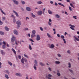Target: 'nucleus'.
<instances>
[{
	"mask_svg": "<svg viewBox=\"0 0 79 79\" xmlns=\"http://www.w3.org/2000/svg\"><path fill=\"white\" fill-rule=\"evenodd\" d=\"M36 33V31L35 30H33L32 31V33L33 34H35Z\"/></svg>",
	"mask_w": 79,
	"mask_h": 79,
	"instance_id": "6ab92c4d",
	"label": "nucleus"
},
{
	"mask_svg": "<svg viewBox=\"0 0 79 79\" xmlns=\"http://www.w3.org/2000/svg\"><path fill=\"white\" fill-rule=\"evenodd\" d=\"M24 31H29V28H25L24 29Z\"/></svg>",
	"mask_w": 79,
	"mask_h": 79,
	"instance_id": "4c0bfd02",
	"label": "nucleus"
},
{
	"mask_svg": "<svg viewBox=\"0 0 79 79\" xmlns=\"http://www.w3.org/2000/svg\"><path fill=\"white\" fill-rule=\"evenodd\" d=\"M27 59L26 58H22L21 60V62L23 64H24V63H26V62H27Z\"/></svg>",
	"mask_w": 79,
	"mask_h": 79,
	"instance_id": "f257e3e1",
	"label": "nucleus"
},
{
	"mask_svg": "<svg viewBox=\"0 0 79 79\" xmlns=\"http://www.w3.org/2000/svg\"><path fill=\"white\" fill-rule=\"evenodd\" d=\"M48 77H51L52 75H50V74H49V75H48Z\"/></svg>",
	"mask_w": 79,
	"mask_h": 79,
	"instance_id": "69168bd1",
	"label": "nucleus"
},
{
	"mask_svg": "<svg viewBox=\"0 0 79 79\" xmlns=\"http://www.w3.org/2000/svg\"><path fill=\"white\" fill-rule=\"evenodd\" d=\"M67 52L69 54H70V51L69 50H68V51H67Z\"/></svg>",
	"mask_w": 79,
	"mask_h": 79,
	"instance_id": "13d9d810",
	"label": "nucleus"
},
{
	"mask_svg": "<svg viewBox=\"0 0 79 79\" xmlns=\"http://www.w3.org/2000/svg\"><path fill=\"white\" fill-rule=\"evenodd\" d=\"M40 30L43 31V28L41 27H40Z\"/></svg>",
	"mask_w": 79,
	"mask_h": 79,
	"instance_id": "3c124183",
	"label": "nucleus"
},
{
	"mask_svg": "<svg viewBox=\"0 0 79 79\" xmlns=\"http://www.w3.org/2000/svg\"><path fill=\"white\" fill-rule=\"evenodd\" d=\"M48 12L49 14H52V13L51 11H50V10H48Z\"/></svg>",
	"mask_w": 79,
	"mask_h": 79,
	"instance_id": "473e14b6",
	"label": "nucleus"
},
{
	"mask_svg": "<svg viewBox=\"0 0 79 79\" xmlns=\"http://www.w3.org/2000/svg\"><path fill=\"white\" fill-rule=\"evenodd\" d=\"M42 11H40V15H42Z\"/></svg>",
	"mask_w": 79,
	"mask_h": 79,
	"instance_id": "680f3d73",
	"label": "nucleus"
},
{
	"mask_svg": "<svg viewBox=\"0 0 79 79\" xmlns=\"http://www.w3.org/2000/svg\"><path fill=\"white\" fill-rule=\"evenodd\" d=\"M0 52L2 55L4 56L5 55V52H4V51H3V50H1Z\"/></svg>",
	"mask_w": 79,
	"mask_h": 79,
	"instance_id": "dca6fc26",
	"label": "nucleus"
},
{
	"mask_svg": "<svg viewBox=\"0 0 79 79\" xmlns=\"http://www.w3.org/2000/svg\"><path fill=\"white\" fill-rule=\"evenodd\" d=\"M12 2L15 5H19V1L16 0H12Z\"/></svg>",
	"mask_w": 79,
	"mask_h": 79,
	"instance_id": "f03ea898",
	"label": "nucleus"
},
{
	"mask_svg": "<svg viewBox=\"0 0 79 79\" xmlns=\"http://www.w3.org/2000/svg\"><path fill=\"white\" fill-rule=\"evenodd\" d=\"M50 3L51 4H53V2L52 1H50Z\"/></svg>",
	"mask_w": 79,
	"mask_h": 79,
	"instance_id": "338daca9",
	"label": "nucleus"
},
{
	"mask_svg": "<svg viewBox=\"0 0 79 79\" xmlns=\"http://www.w3.org/2000/svg\"><path fill=\"white\" fill-rule=\"evenodd\" d=\"M29 19V18L28 17H26V20H27V19Z\"/></svg>",
	"mask_w": 79,
	"mask_h": 79,
	"instance_id": "4d7b16f0",
	"label": "nucleus"
},
{
	"mask_svg": "<svg viewBox=\"0 0 79 79\" xmlns=\"http://www.w3.org/2000/svg\"><path fill=\"white\" fill-rule=\"evenodd\" d=\"M15 75L17 76H19V77H22V74H21L20 73H16Z\"/></svg>",
	"mask_w": 79,
	"mask_h": 79,
	"instance_id": "0eeeda50",
	"label": "nucleus"
},
{
	"mask_svg": "<svg viewBox=\"0 0 79 79\" xmlns=\"http://www.w3.org/2000/svg\"><path fill=\"white\" fill-rule=\"evenodd\" d=\"M36 35L35 34H32L31 35V38H33V37H36Z\"/></svg>",
	"mask_w": 79,
	"mask_h": 79,
	"instance_id": "aec40b11",
	"label": "nucleus"
},
{
	"mask_svg": "<svg viewBox=\"0 0 79 79\" xmlns=\"http://www.w3.org/2000/svg\"><path fill=\"white\" fill-rule=\"evenodd\" d=\"M12 65L15 68H16V64H12Z\"/></svg>",
	"mask_w": 79,
	"mask_h": 79,
	"instance_id": "8fccbe9b",
	"label": "nucleus"
},
{
	"mask_svg": "<svg viewBox=\"0 0 79 79\" xmlns=\"http://www.w3.org/2000/svg\"><path fill=\"white\" fill-rule=\"evenodd\" d=\"M58 4H59V5H60L61 6H62L63 7H64L65 6L63 5V4H61V3H58Z\"/></svg>",
	"mask_w": 79,
	"mask_h": 79,
	"instance_id": "2f4dec72",
	"label": "nucleus"
},
{
	"mask_svg": "<svg viewBox=\"0 0 79 79\" xmlns=\"http://www.w3.org/2000/svg\"><path fill=\"white\" fill-rule=\"evenodd\" d=\"M69 9L70 11H72V9L71 7L69 6Z\"/></svg>",
	"mask_w": 79,
	"mask_h": 79,
	"instance_id": "c03bdc74",
	"label": "nucleus"
},
{
	"mask_svg": "<svg viewBox=\"0 0 79 79\" xmlns=\"http://www.w3.org/2000/svg\"><path fill=\"white\" fill-rule=\"evenodd\" d=\"M38 15H40V11H39L37 12Z\"/></svg>",
	"mask_w": 79,
	"mask_h": 79,
	"instance_id": "5fc2aeb1",
	"label": "nucleus"
},
{
	"mask_svg": "<svg viewBox=\"0 0 79 79\" xmlns=\"http://www.w3.org/2000/svg\"><path fill=\"white\" fill-rule=\"evenodd\" d=\"M21 10H22V11H24V9H23V8H21Z\"/></svg>",
	"mask_w": 79,
	"mask_h": 79,
	"instance_id": "774afa93",
	"label": "nucleus"
},
{
	"mask_svg": "<svg viewBox=\"0 0 79 79\" xmlns=\"http://www.w3.org/2000/svg\"><path fill=\"white\" fill-rule=\"evenodd\" d=\"M35 66H34L33 67V68H34V69H35V70H36V69H37V67H36Z\"/></svg>",
	"mask_w": 79,
	"mask_h": 79,
	"instance_id": "79ce46f5",
	"label": "nucleus"
},
{
	"mask_svg": "<svg viewBox=\"0 0 79 79\" xmlns=\"http://www.w3.org/2000/svg\"><path fill=\"white\" fill-rule=\"evenodd\" d=\"M1 65H2V63L0 62V68H2V66H1Z\"/></svg>",
	"mask_w": 79,
	"mask_h": 79,
	"instance_id": "e2e57ef3",
	"label": "nucleus"
},
{
	"mask_svg": "<svg viewBox=\"0 0 79 79\" xmlns=\"http://www.w3.org/2000/svg\"><path fill=\"white\" fill-rule=\"evenodd\" d=\"M0 34L2 35H4V32L0 31Z\"/></svg>",
	"mask_w": 79,
	"mask_h": 79,
	"instance_id": "b1692460",
	"label": "nucleus"
},
{
	"mask_svg": "<svg viewBox=\"0 0 79 79\" xmlns=\"http://www.w3.org/2000/svg\"><path fill=\"white\" fill-rule=\"evenodd\" d=\"M0 11H1V13H2V14H3V15H6V14L3 11V10L2 9V8L0 9Z\"/></svg>",
	"mask_w": 79,
	"mask_h": 79,
	"instance_id": "f3484780",
	"label": "nucleus"
},
{
	"mask_svg": "<svg viewBox=\"0 0 79 79\" xmlns=\"http://www.w3.org/2000/svg\"><path fill=\"white\" fill-rule=\"evenodd\" d=\"M29 40H30V41H31V42H34V40H32V39H30Z\"/></svg>",
	"mask_w": 79,
	"mask_h": 79,
	"instance_id": "a18cd8bd",
	"label": "nucleus"
},
{
	"mask_svg": "<svg viewBox=\"0 0 79 79\" xmlns=\"http://www.w3.org/2000/svg\"><path fill=\"white\" fill-rule=\"evenodd\" d=\"M55 16L57 18H59L60 17V15L58 14L56 15Z\"/></svg>",
	"mask_w": 79,
	"mask_h": 79,
	"instance_id": "c85d7f7f",
	"label": "nucleus"
},
{
	"mask_svg": "<svg viewBox=\"0 0 79 79\" xmlns=\"http://www.w3.org/2000/svg\"><path fill=\"white\" fill-rule=\"evenodd\" d=\"M7 63L9 66H11L13 65V63H11V62H10V61L8 60Z\"/></svg>",
	"mask_w": 79,
	"mask_h": 79,
	"instance_id": "ddd939ff",
	"label": "nucleus"
},
{
	"mask_svg": "<svg viewBox=\"0 0 79 79\" xmlns=\"http://www.w3.org/2000/svg\"><path fill=\"white\" fill-rule=\"evenodd\" d=\"M2 48L5 49L6 48V46L5 45H3L2 47Z\"/></svg>",
	"mask_w": 79,
	"mask_h": 79,
	"instance_id": "58836bf2",
	"label": "nucleus"
},
{
	"mask_svg": "<svg viewBox=\"0 0 79 79\" xmlns=\"http://www.w3.org/2000/svg\"><path fill=\"white\" fill-rule=\"evenodd\" d=\"M4 76L5 78H6V79H9V77L8 76V75L7 74H4Z\"/></svg>",
	"mask_w": 79,
	"mask_h": 79,
	"instance_id": "a211bd4d",
	"label": "nucleus"
},
{
	"mask_svg": "<svg viewBox=\"0 0 79 79\" xmlns=\"http://www.w3.org/2000/svg\"><path fill=\"white\" fill-rule=\"evenodd\" d=\"M55 63L56 64H60V62L59 61H56L55 62Z\"/></svg>",
	"mask_w": 79,
	"mask_h": 79,
	"instance_id": "ea45409f",
	"label": "nucleus"
},
{
	"mask_svg": "<svg viewBox=\"0 0 79 79\" xmlns=\"http://www.w3.org/2000/svg\"><path fill=\"white\" fill-rule=\"evenodd\" d=\"M0 24L1 25H2V24H3V22H2L0 20Z\"/></svg>",
	"mask_w": 79,
	"mask_h": 79,
	"instance_id": "49530a36",
	"label": "nucleus"
},
{
	"mask_svg": "<svg viewBox=\"0 0 79 79\" xmlns=\"http://www.w3.org/2000/svg\"><path fill=\"white\" fill-rule=\"evenodd\" d=\"M14 34H15V35H18L19 34L18 31H17L16 30H14Z\"/></svg>",
	"mask_w": 79,
	"mask_h": 79,
	"instance_id": "20e7f679",
	"label": "nucleus"
},
{
	"mask_svg": "<svg viewBox=\"0 0 79 79\" xmlns=\"http://www.w3.org/2000/svg\"><path fill=\"white\" fill-rule=\"evenodd\" d=\"M24 56L28 59H29V56L26 54H24Z\"/></svg>",
	"mask_w": 79,
	"mask_h": 79,
	"instance_id": "cd10ccee",
	"label": "nucleus"
},
{
	"mask_svg": "<svg viewBox=\"0 0 79 79\" xmlns=\"http://www.w3.org/2000/svg\"><path fill=\"white\" fill-rule=\"evenodd\" d=\"M73 17L75 19H77L76 16H73Z\"/></svg>",
	"mask_w": 79,
	"mask_h": 79,
	"instance_id": "864d4df0",
	"label": "nucleus"
},
{
	"mask_svg": "<svg viewBox=\"0 0 79 79\" xmlns=\"http://www.w3.org/2000/svg\"><path fill=\"white\" fill-rule=\"evenodd\" d=\"M69 71L72 73H73V71L72 70H70V69H69Z\"/></svg>",
	"mask_w": 79,
	"mask_h": 79,
	"instance_id": "0e129e2a",
	"label": "nucleus"
},
{
	"mask_svg": "<svg viewBox=\"0 0 79 79\" xmlns=\"http://www.w3.org/2000/svg\"><path fill=\"white\" fill-rule=\"evenodd\" d=\"M47 35L48 37V38H52V37L50 35L49 33H47Z\"/></svg>",
	"mask_w": 79,
	"mask_h": 79,
	"instance_id": "4be33fe9",
	"label": "nucleus"
},
{
	"mask_svg": "<svg viewBox=\"0 0 79 79\" xmlns=\"http://www.w3.org/2000/svg\"><path fill=\"white\" fill-rule=\"evenodd\" d=\"M74 37L75 38L76 40L77 41H79V39L76 37L75 36H74Z\"/></svg>",
	"mask_w": 79,
	"mask_h": 79,
	"instance_id": "bb28decb",
	"label": "nucleus"
},
{
	"mask_svg": "<svg viewBox=\"0 0 79 79\" xmlns=\"http://www.w3.org/2000/svg\"><path fill=\"white\" fill-rule=\"evenodd\" d=\"M4 73H6V74H9L10 73V71L8 70H5L4 71H3Z\"/></svg>",
	"mask_w": 79,
	"mask_h": 79,
	"instance_id": "6e6552de",
	"label": "nucleus"
},
{
	"mask_svg": "<svg viewBox=\"0 0 79 79\" xmlns=\"http://www.w3.org/2000/svg\"><path fill=\"white\" fill-rule=\"evenodd\" d=\"M26 10L28 11H31V9L29 7H26Z\"/></svg>",
	"mask_w": 79,
	"mask_h": 79,
	"instance_id": "9b49d317",
	"label": "nucleus"
},
{
	"mask_svg": "<svg viewBox=\"0 0 79 79\" xmlns=\"http://www.w3.org/2000/svg\"><path fill=\"white\" fill-rule=\"evenodd\" d=\"M40 40V36L38 35H36V40L39 41Z\"/></svg>",
	"mask_w": 79,
	"mask_h": 79,
	"instance_id": "4468645a",
	"label": "nucleus"
},
{
	"mask_svg": "<svg viewBox=\"0 0 79 79\" xmlns=\"http://www.w3.org/2000/svg\"><path fill=\"white\" fill-rule=\"evenodd\" d=\"M13 22L14 23H16V19L15 18H14L13 19Z\"/></svg>",
	"mask_w": 79,
	"mask_h": 79,
	"instance_id": "e433bc0d",
	"label": "nucleus"
},
{
	"mask_svg": "<svg viewBox=\"0 0 79 79\" xmlns=\"http://www.w3.org/2000/svg\"><path fill=\"white\" fill-rule=\"evenodd\" d=\"M2 44H3V45H6V43L5 41H3L2 42Z\"/></svg>",
	"mask_w": 79,
	"mask_h": 79,
	"instance_id": "09e8293b",
	"label": "nucleus"
},
{
	"mask_svg": "<svg viewBox=\"0 0 79 79\" xmlns=\"http://www.w3.org/2000/svg\"><path fill=\"white\" fill-rule=\"evenodd\" d=\"M69 26H70L71 27H70V28L73 31H75V29L73 28L75 27V26L74 25H72L71 24H69Z\"/></svg>",
	"mask_w": 79,
	"mask_h": 79,
	"instance_id": "39448f33",
	"label": "nucleus"
},
{
	"mask_svg": "<svg viewBox=\"0 0 79 79\" xmlns=\"http://www.w3.org/2000/svg\"><path fill=\"white\" fill-rule=\"evenodd\" d=\"M31 15L33 18H36V16L35 15H34V14H33V13H31Z\"/></svg>",
	"mask_w": 79,
	"mask_h": 79,
	"instance_id": "393cba45",
	"label": "nucleus"
},
{
	"mask_svg": "<svg viewBox=\"0 0 79 79\" xmlns=\"http://www.w3.org/2000/svg\"><path fill=\"white\" fill-rule=\"evenodd\" d=\"M15 39H16V37H15L14 35H12L11 38V42H14L15 41Z\"/></svg>",
	"mask_w": 79,
	"mask_h": 79,
	"instance_id": "7ed1b4c3",
	"label": "nucleus"
},
{
	"mask_svg": "<svg viewBox=\"0 0 79 79\" xmlns=\"http://www.w3.org/2000/svg\"><path fill=\"white\" fill-rule=\"evenodd\" d=\"M13 13H15V14L17 17H19V15H18V13H17V12H16V11L15 10H13Z\"/></svg>",
	"mask_w": 79,
	"mask_h": 79,
	"instance_id": "f8f14e48",
	"label": "nucleus"
},
{
	"mask_svg": "<svg viewBox=\"0 0 79 79\" xmlns=\"http://www.w3.org/2000/svg\"><path fill=\"white\" fill-rule=\"evenodd\" d=\"M29 48L30 49V50H32V47H31V45H29Z\"/></svg>",
	"mask_w": 79,
	"mask_h": 79,
	"instance_id": "f704fd0d",
	"label": "nucleus"
},
{
	"mask_svg": "<svg viewBox=\"0 0 79 79\" xmlns=\"http://www.w3.org/2000/svg\"><path fill=\"white\" fill-rule=\"evenodd\" d=\"M6 19V18L5 17H2V21H5Z\"/></svg>",
	"mask_w": 79,
	"mask_h": 79,
	"instance_id": "c756f323",
	"label": "nucleus"
},
{
	"mask_svg": "<svg viewBox=\"0 0 79 79\" xmlns=\"http://www.w3.org/2000/svg\"><path fill=\"white\" fill-rule=\"evenodd\" d=\"M49 47L51 49H53L54 48V45L53 44H52L51 45L49 44Z\"/></svg>",
	"mask_w": 79,
	"mask_h": 79,
	"instance_id": "423d86ee",
	"label": "nucleus"
},
{
	"mask_svg": "<svg viewBox=\"0 0 79 79\" xmlns=\"http://www.w3.org/2000/svg\"><path fill=\"white\" fill-rule=\"evenodd\" d=\"M45 9L44 8L43 10V13L44 15V14H45Z\"/></svg>",
	"mask_w": 79,
	"mask_h": 79,
	"instance_id": "c9c22d12",
	"label": "nucleus"
},
{
	"mask_svg": "<svg viewBox=\"0 0 79 79\" xmlns=\"http://www.w3.org/2000/svg\"><path fill=\"white\" fill-rule=\"evenodd\" d=\"M20 25H18L17 26V29H19V27H20Z\"/></svg>",
	"mask_w": 79,
	"mask_h": 79,
	"instance_id": "de8ad7c7",
	"label": "nucleus"
},
{
	"mask_svg": "<svg viewBox=\"0 0 79 79\" xmlns=\"http://www.w3.org/2000/svg\"><path fill=\"white\" fill-rule=\"evenodd\" d=\"M10 17H11V18H15V16L13 15V14H11L10 15Z\"/></svg>",
	"mask_w": 79,
	"mask_h": 79,
	"instance_id": "7c9ffc66",
	"label": "nucleus"
},
{
	"mask_svg": "<svg viewBox=\"0 0 79 79\" xmlns=\"http://www.w3.org/2000/svg\"><path fill=\"white\" fill-rule=\"evenodd\" d=\"M57 36L58 38H60V35H59V34H57Z\"/></svg>",
	"mask_w": 79,
	"mask_h": 79,
	"instance_id": "6e6d98bb",
	"label": "nucleus"
},
{
	"mask_svg": "<svg viewBox=\"0 0 79 79\" xmlns=\"http://www.w3.org/2000/svg\"><path fill=\"white\" fill-rule=\"evenodd\" d=\"M69 68H70L71 67V65L70 64V63H69Z\"/></svg>",
	"mask_w": 79,
	"mask_h": 79,
	"instance_id": "37998d69",
	"label": "nucleus"
},
{
	"mask_svg": "<svg viewBox=\"0 0 79 79\" xmlns=\"http://www.w3.org/2000/svg\"><path fill=\"white\" fill-rule=\"evenodd\" d=\"M5 29L6 31H9V28H8L7 27H5Z\"/></svg>",
	"mask_w": 79,
	"mask_h": 79,
	"instance_id": "5701e85b",
	"label": "nucleus"
},
{
	"mask_svg": "<svg viewBox=\"0 0 79 79\" xmlns=\"http://www.w3.org/2000/svg\"><path fill=\"white\" fill-rule=\"evenodd\" d=\"M60 37L61 39H63V41H64V43L65 44H66V41H65V39H64V36L63 35H61L60 36Z\"/></svg>",
	"mask_w": 79,
	"mask_h": 79,
	"instance_id": "1a4fd4ad",
	"label": "nucleus"
},
{
	"mask_svg": "<svg viewBox=\"0 0 79 79\" xmlns=\"http://www.w3.org/2000/svg\"><path fill=\"white\" fill-rule=\"evenodd\" d=\"M18 57L19 58V59H21V56L20 55L18 56Z\"/></svg>",
	"mask_w": 79,
	"mask_h": 79,
	"instance_id": "603ef678",
	"label": "nucleus"
},
{
	"mask_svg": "<svg viewBox=\"0 0 79 79\" xmlns=\"http://www.w3.org/2000/svg\"><path fill=\"white\" fill-rule=\"evenodd\" d=\"M35 64H34V66H38V62H37V61L36 60H35L34 62Z\"/></svg>",
	"mask_w": 79,
	"mask_h": 79,
	"instance_id": "2eb2a0df",
	"label": "nucleus"
},
{
	"mask_svg": "<svg viewBox=\"0 0 79 79\" xmlns=\"http://www.w3.org/2000/svg\"><path fill=\"white\" fill-rule=\"evenodd\" d=\"M57 55H58V56L59 57H61V55H60V54H57Z\"/></svg>",
	"mask_w": 79,
	"mask_h": 79,
	"instance_id": "bf43d9fd",
	"label": "nucleus"
},
{
	"mask_svg": "<svg viewBox=\"0 0 79 79\" xmlns=\"http://www.w3.org/2000/svg\"><path fill=\"white\" fill-rule=\"evenodd\" d=\"M40 64L42 66H45V64H43V63L42 62H40Z\"/></svg>",
	"mask_w": 79,
	"mask_h": 79,
	"instance_id": "72a5a7b5",
	"label": "nucleus"
},
{
	"mask_svg": "<svg viewBox=\"0 0 79 79\" xmlns=\"http://www.w3.org/2000/svg\"><path fill=\"white\" fill-rule=\"evenodd\" d=\"M70 6H71L72 7H73V8H74V7L73 6V5L72 4V3H70Z\"/></svg>",
	"mask_w": 79,
	"mask_h": 79,
	"instance_id": "a19ab883",
	"label": "nucleus"
},
{
	"mask_svg": "<svg viewBox=\"0 0 79 79\" xmlns=\"http://www.w3.org/2000/svg\"><path fill=\"white\" fill-rule=\"evenodd\" d=\"M21 2L22 5H25V4H26V2H25L23 0L21 1Z\"/></svg>",
	"mask_w": 79,
	"mask_h": 79,
	"instance_id": "412c9836",
	"label": "nucleus"
},
{
	"mask_svg": "<svg viewBox=\"0 0 79 79\" xmlns=\"http://www.w3.org/2000/svg\"><path fill=\"white\" fill-rule=\"evenodd\" d=\"M57 75L59 76H60V74L59 73H57Z\"/></svg>",
	"mask_w": 79,
	"mask_h": 79,
	"instance_id": "052dcab7",
	"label": "nucleus"
},
{
	"mask_svg": "<svg viewBox=\"0 0 79 79\" xmlns=\"http://www.w3.org/2000/svg\"><path fill=\"white\" fill-rule=\"evenodd\" d=\"M12 51L15 54H16V51H15V50H14V49L13 48H12L11 49Z\"/></svg>",
	"mask_w": 79,
	"mask_h": 79,
	"instance_id": "a878e982",
	"label": "nucleus"
},
{
	"mask_svg": "<svg viewBox=\"0 0 79 79\" xmlns=\"http://www.w3.org/2000/svg\"><path fill=\"white\" fill-rule=\"evenodd\" d=\"M16 24L17 25H21V22L20 20H18L16 22Z\"/></svg>",
	"mask_w": 79,
	"mask_h": 79,
	"instance_id": "9d476101",
	"label": "nucleus"
}]
</instances>
